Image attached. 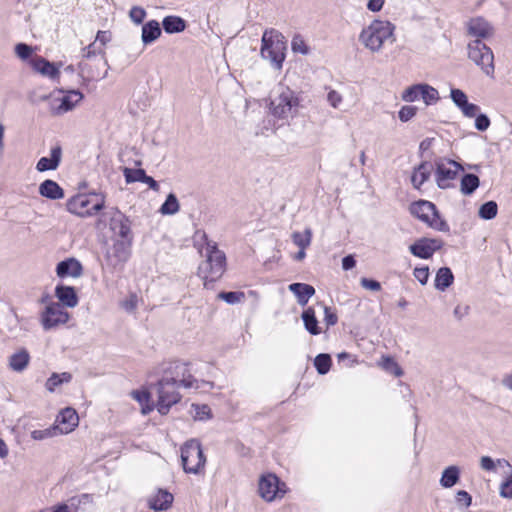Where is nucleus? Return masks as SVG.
Here are the masks:
<instances>
[{"mask_svg": "<svg viewBox=\"0 0 512 512\" xmlns=\"http://www.w3.org/2000/svg\"><path fill=\"white\" fill-rule=\"evenodd\" d=\"M435 166V181L440 189L454 187L459 173L464 170L460 163L446 158L436 161Z\"/></svg>", "mask_w": 512, "mask_h": 512, "instance_id": "9d476101", "label": "nucleus"}, {"mask_svg": "<svg viewBox=\"0 0 512 512\" xmlns=\"http://www.w3.org/2000/svg\"><path fill=\"white\" fill-rule=\"evenodd\" d=\"M261 42L262 58L268 60L274 69L281 70L287 50L285 37L275 29H267L262 35Z\"/></svg>", "mask_w": 512, "mask_h": 512, "instance_id": "7ed1b4c3", "label": "nucleus"}, {"mask_svg": "<svg viewBox=\"0 0 512 512\" xmlns=\"http://www.w3.org/2000/svg\"><path fill=\"white\" fill-rule=\"evenodd\" d=\"M29 63L34 71L47 77L51 80L59 79L61 63H53L43 58L42 56H35L29 60Z\"/></svg>", "mask_w": 512, "mask_h": 512, "instance_id": "a211bd4d", "label": "nucleus"}, {"mask_svg": "<svg viewBox=\"0 0 512 512\" xmlns=\"http://www.w3.org/2000/svg\"><path fill=\"white\" fill-rule=\"evenodd\" d=\"M175 374L176 377L179 378L177 380L178 386L195 389L200 388L198 380L191 374L188 363H177L175 365Z\"/></svg>", "mask_w": 512, "mask_h": 512, "instance_id": "5701e85b", "label": "nucleus"}, {"mask_svg": "<svg viewBox=\"0 0 512 512\" xmlns=\"http://www.w3.org/2000/svg\"><path fill=\"white\" fill-rule=\"evenodd\" d=\"M480 466L483 470L492 471L495 469V463L489 456H483L480 460Z\"/></svg>", "mask_w": 512, "mask_h": 512, "instance_id": "69168bd1", "label": "nucleus"}, {"mask_svg": "<svg viewBox=\"0 0 512 512\" xmlns=\"http://www.w3.org/2000/svg\"><path fill=\"white\" fill-rule=\"evenodd\" d=\"M456 503L459 505V506H463L465 508H468L471 504H472V497L470 496V494L464 490H459L457 493H456Z\"/></svg>", "mask_w": 512, "mask_h": 512, "instance_id": "6e6d98bb", "label": "nucleus"}, {"mask_svg": "<svg viewBox=\"0 0 512 512\" xmlns=\"http://www.w3.org/2000/svg\"><path fill=\"white\" fill-rule=\"evenodd\" d=\"M156 387L158 394L156 408L161 415H166L170 408L181 399V395L177 391V379H162L157 383Z\"/></svg>", "mask_w": 512, "mask_h": 512, "instance_id": "1a4fd4ad", "label": "nucleus"}, {"mask_svg": "<svg viewBox=\"0 0 512 512\" xmlns=\"http://www.w3.org/2000/svg\"><path fill=\"white\" fill-rule=\"evenodd\" d=\"M161 35L160 24L156 20H150L142 26L141 40L144 45L156 41Z\"/></svg>", "mask_w": 512, "mask_h": 512, "instance_id": "cd10ccee", "label": "nucleus"}, {"mask_svg": "<svg viewBox=\"0 0 512 512\" xmlns=\"http://www.w3.org/2000/svg\"><path fill=\"white\" fill-rule=\"evenodd\" d=\"M163 29L166 33H180L185 30L186 22L178 16H166L162 21Z\"/></svg>", "mask_w": 512, "mask_h": 512, "instance_id": "473e14b6", "label": "nucleus"}, {"mask_svg": "<svg viewBox=\"0 0 512 512\" xmlns=\"http://www.w3.org/2000/svg\"><path fill=\"white\" fill-rule=\"evenodd\" d=\"M181 460L186 473L200 474L204 471L206 458L198 440L191 439L182 446Z\"/></svg>", "mask_w": 512, "mask_h": 512, "instance_id": "6e6552de", "label": "nucleus"}, {"mask_svg": "<svg viewBox=\"0 0 512 512\" xmlns=\"http://www.w3.org/2000/svg\"><path fill=\"white\" fill-rule=\"evenodd\" d=\"M385 0H369L367 3V9L373 13H377L382 10Z\"/></svg>", "mask_w": 512, "mask_h": 512, "instance_id": "0e129e2a", "label": "nucleus"}, {"mask_svg": "<svg viewBox=\"0 0 512 512\" xmlns=\"http://www.w3.org/2000/svg\"><path fill=\"white\" fill-rule=\"evenodd\" d=\"M450 97H451V100L453 101V103L457 107L460 106L463 102H465L468 99L467 95L462 90L457 89V88L451 89Z\"/></svg>", "mask_w": 512, "mask_h": 512, "instance_id": "13d9d810", "label": "nucleus"}, {"mask_svg": "<svg viewBox=\"0 0 512 512\" xmlns=\"http://www.w3.org/2000/svg\"><path fill=\"white\" fill-rule=\"evenodd\" d=\"M39 194L52 200H58L64 197L63 189L55 181L49 179L40 184Z\"/></svg>", "mask_w": 512, "mask_h": 512, "instance_id": "c85d7f7f", "label": "nucleus"}, {"mask_svg": "<svg viewBox=\"0 0 512 512\" xmlns=\"http://www.w3.org/2000/svg\"><path fill=\"white\" fill-rule=\"evenodd\" d=\"M288 288L297 297V301L301 306H305L315 294L314 287L305 283H292Z\"/></svg>", "mask_w": 512, "mask_h": 512, "instance_id": "a878e982", "label": "nucleus"}, {"mask_svg": "<svg viewBox=\"0 0 512 512\" xmlns=\"http://www.w3.org/2000/svg\"><path fill=\"white\" fill-rule=\"evenodd\" d=\"M355 265H356V261L352 255L345 256L342 259V268L346 271L354 268Z\"/></svg>", "mask_w": 512, "mask_h": 512, "instance_id": "774afa93", "label": "nucleus"}, {"mask_svg": "<svg viewBox=\"0 0 512 512\" xmlns=\"http://www.w3.org/2000/svg\"><path fill=\"white\" fill-rule=\"evenodd\" d=\"M480 184L478 176L475 174H465L461 178L460 191L464 195H471Z\"/></svg>", "mask_w": 512, "mask_h": 512, "instance_id": "4c0bfd02", "label": "nucleus"}, {"mask_svg": "<svg viewBox=\"0 0 512 512\" xmlns=\"http://www.w3.org/2000/svg\"><path fill=\"white\" fill-rule=\"evenodd\" d=\"M62 158V149L59 145L51 148L49 157H42L36 164V169L39 172L48 170H55L58 168Z\"/></svg>", "mask_w": 512, "mask_h": 512, "instance_id": "4be33fe9", "label": "nucleus"}, {"mask_svg": "<svg viewBox=\"0 0 512 512\" xmlns=\"http://www.w3.org/2000/svg\"><path fill=\"white\" fill-rule=\"evenodd\" d=\"M60 433L58 432L57 430V427L56 426H50L48 428H45V429H41V430H33L31 432V438L34 439V440H44V439H48V438H52L54 436H57L59 435Z\"/></svg>", "mask_w": 512, "mask_h": 512, "instance_id": "c03bdc74", "label": "nucleus"}, {"mask_svg": "<svg viewBox=\"0 0 512 512\" xmlns=\"http://www.w3.org/2000/svg\"><path fill=\"white\" fill-rule=\"evenodd\" d=\"M299 105L297 94L289 87L281 86L270 100L269 112L276 119L289 120L297 115Z\"/></svg>", "mask_w": 512, "mask_h": 512, "instance_id": "20e7f679", "label": "nucleus"}, {"mask_svg": "<svg viewBox=\"0 0 512 512\" xmlns=\"http://www.w3.org/2000/svg\"><path fill=\"white\" fill-rule=\"evenodd\" d=\"M180 209L179 202L176 198V196L172 193H170L165 202L160 207V213L163 215H174L176 214Z\"/></svg>", "mask_w": 512, "mask_h": 512, "instance_id": "ea45409f", "label": "nucleus"}, {"mask_svg": "<svg viewBox=\"0 0 512 512\" xmlns=\"http://www.w3.org/2000/svg\"><path fill=\"white\" fill-rule=\"evenodd\" d=\"M109 228L112 232L111 239L129 240L133 242L130 220L120 211H115L109 221Z\"/></svg>", "mask_w": 512, "mask_h": 512, "instance_id": "dca6fc26", "label": "nucleus"}, {"mask_svg": "<svg viewBox=\"0 0 512 512\" xmlns=\"http://www.w3.org/2000/svg\"><path fill=\"white\" fill-rule=\"evenodd\" d=\"M327 102L334 109H339L343 103V96L336 90H329L327 93Z\"/></svg>", "mask_w": 512, "mask_h": 512, "instance_id": "864d4df0", "label": "nucleus"}, {"mask_svg": "<svg viewBox=\"0 0 512 512\" xmlns=\"http://www.w3.org/2000/svg\"><path fill=\"white\" fill-rule=\"evenodd\" d=\"M98 54H103V51L97 49L95 43H91L90 45H88L87 47H85L82 50V56H83V58H86V59H91L93 57H96ZM99 60L103 63V65H107V61L104 58V55H102Z\"/></svg>", "mask_w": 512, "mask_h": 512, "instance_id": "8fccbe9b", "label": "nucleus"}, {"mask_svg": "<svg viewBox=\"0 0 512 512\" xmlns=\"http://www.w3.org/2000/svg\"><path fill=\"white\" fill-rule=\"evenodd\" d=\"M293 243L299 247V249L306 250L312 241V230L306 228L304 232H293L291 235Z\"/></svg>", "mask_w": 512, "mask_h": 512, "instance_id": "58836bf2", "label": "nucleus"}, {"mask_svg": "<svg viewBox=\"0 0 512 512\" xmlns=\"http://www.w3.org/2000/svg\"><path fill=\"white\" fill-rule=\"evenodd\" d=\"M84 96L79 90L58 89L53 91L48 97L49 109L53 115L60 116L72 111L82 100Z\"/></svg>", "mask_w": 512, "mask_h": 512, "instance_id": "39448f33", "label": "nucleus"}, {"mask_svg": "<svg viewBox=\"0 0 512 512\" xmlns=\"http://www.w3.org/2000/svg\"><path fill=\"white\" fill-rule=\"evenodd\" d=\"M500 494L505 498H512V479H508L501 484Z\"/></svg>", "mask_w": 512, "mask_h": 512, "instance_id": "e2e57ef3", "label": "nucleus"}, {"mask_svg": "<svg viewBox=\"0 0 512 512\" xmlns=\"http://www.w3.org/2000/svg\"><path fill=\"white\" fill-rule=\"evenodd\" d=\"M396 26L386 19L376 18L365 25L359 33V43L371 53H379L386 44L396 41Z\"/></svg>", "mask_w": 512, "mask_h": 512, "instance_id": "f257e3e1", "label": "nucleus"}, {"mask_svg": "<svg viewBox=\"0 0 512 512\" xmlns=\"http://www.w3.org/2000/svg\"><path fill=\"white\" fill-rule=\"evenodd\" d=\"M302 320L307 331L313 335L320 334L321 331L318 327V321L316 319V314L313 308L309 307L303 311Z\"/></svg>", "mask_w": 512, "mask_h": 512, "instance_id": "e433bc0d", "label": "nucleus"}, {"mask_svg": "<svg viewBox=\"0 0 512 512\" xmlns=\"http://www.w3.org/2000/svg\"><path fill=\"white\" fill-rule=\"evenodd\" d=\"M67 210L80 217L96 214L104 207V197L101 194H79L72 197L66 204Z\"/></svg>", "mask_w": 512, "mask_h": 512, "instance_id": "423d86ee", "label": "nucleus"}, {"mask_svg": "<svg viewBox=\"0 0 512 512\" xmlns=\"http://www.w3.org/2000/svg\"><path fill=\"white\" fill-rule=\"evenodd\" d=\"M69 318V313L60 303L55 301H48L39 316L40 323L45 331L66 324Z\"/></svg>", "mask_w": 512, "mask_h": 512, "instance_id": "ddd939ff", "label": "nucleus"}, {"mask_svg": "<svg viewBox=\"0 0 512 512\" xmlns=\"http://www.w3.org/2000/svg\"><path fill=\"white\" fill-rule=\"evenodd\" d=\"M30 361V355L25 349H20L9 357V367L15 372H22Z\"/></svg>", "mask_w": 512, "mask_h": 512, "instance_id": "c756f323", "label": "nucleus"}, {"mask_svg": "<svg viewBox=\"0 0 512 512\" xmlns=\"http://www.w3.org/2000/svg\"><path fill=\"white\" fill-rule=\"evenodd\" d=\"M360 283L363 288L371 291H379L381 289L380 283L376 280L362 278Z\"/></svg>", "mask_w": 512, "mask_h": 512, "instance_id": "680f3d73", "label": "nucleus"}, {"mask_svg": "<svg viewBox=\"0 0 512 512\" xmlns=\"http://www.w3.org/2000/svg\"><path fill=\"white\" fill-rule=\"evenodd\" d=\"M401 99L408 103L422 99L423 102L429 106L436 104L440 97L436 88L425 83H420L407 87L402 92Z\"/></svg>", "mask_w": 512, "mask_h": 512, "instance_id": "4468645a", "label": "nucleus"}, {"mask_svg": "<svg viewBox=\"0 0 512 512\" xmlns=\"http://www.w3.org/2000/svg\"><path fill=\"white\" fill-rule=\"evenodd\" d=\"M468 56L487 76L494 74V55L492 50L481 40L468 44Z\"/></svg>", "mask_w": 512, "mask_h": 512, "instance_id": "9b49d317", "label": "nucleus"}, {"mask_svg": "<svg viewBox=\"0 0 512 512\" xmlns=\"http://www.w3.org/2000/svg\"><path fill=\"white\" fill-rule=\"evenodd\" d=\"M55 296L62 306L74 308L78 305L79 299L75 289L71 286L57 285L55 287Z\"/></svg>", "mask_w": 512, "mask_h": 512, "instance_id": "393cba45", "label": "nucleus"}, {"mask_svg": "<svg viewBox=\"0 0 512 512\" xmlns=\"http://www.w3.org/2000/svg\"><path fill=\"white\" fill-rule=\"evenodd\" d=\"M430 173L431 166L427 163H422L415 168L411 176L413 187L419 189L428 180Z\"/></svg>", "mask_w": 512, "mask_h": 512, "instance_id": "2f4dec72", "label": "nucleus"}, {"mask_svg": "<svg viewBox=\"0 0 512 512\" xmlns=\"http://www.w3.org/2000/svg\"><path fill=\"white\" fill-rule=\"evenodd\" d=\"M460 468L455 465H451L446 467L441 475L440 478V485L443 488H452L454 485H456L460 480Z\"/></svg>", "mask_w": 512, "mask_h": 512, "instance_id": "7c9ffc66", "label": "nucleus"}, {"mask_svg": "<svg viewBox=\"0 0 512 512\" xmlns=\"http://www.w3.org/2000/svg\"><path fill=\"white\" fill-rule=\"evenodd\" d=\"M462 114L467 118H474L479 112L480 108L476 104L470 103L468 99L457 107Z\"/></svg>", "mask_w": 512, "mask_h": 512, "instance_id": "3c124183", "label": "nucleus"}, {"mask_svg": "<svg viewBox=\"0 0 512 512\" xmlns=\"http://www.w3.org/2000/svg\"><path fill=\"white\" fill-rule=\"evenodd\" d=\"M72 379V375L68 372L53 373L46 381L45 388L49 392H54L57 387L62 384L69 383Z\"/></svg>", "mask_w": 512, "mask_h": 512, "instance_id": "f704fd0d", "label": "nucleus"}, {"mask_svg": "<svg viewBox=\"0 0 512 512\" xmlns=\"http://www.w3.org/2000/svg\"><path fill=\"white\" fill-rule=\"evenodd\" d=\"M410 213L429 227L442 232L449 231L448 224L441 219L436 206L427 200H419L410 205Z\"/></svg>", "mask_w": 512, "mask_h": 512, "instance_id": "0eeeda50", "label": "nucleus"}, {"mask_svg": "<svg viewBox=\"0 0 512 512\" xmlns=\"http://www.w3.org/2000/svg\"><path fill=\"white\" fill-rule=\"evenodd\" d=\"M314 365L319 374H326L331 367V357L328 354H319L314 360Z\"/></svg>", "mask_w": 512, "mask_h": 512, "instance_id": "a19ab883", "label": "nucleus"}, {"mask_svg": "<svg viewBox=\"0 0 512 512\" xmlns=\"http://www.w3.org/2000/svg\"><path fill=\"white\" fill-rule=\"evenodd\" d=\"M124 176L127 183L143 182L146 173L143 169L132 170L126 168L124 171Z\"/></svg>", "mask_w": 512, "mask_h": 512, "instance_id": "09e8293b", "label": "nucleus"}, {"mask_svg": "<svg viewBox=\"0 0 512 512\" xmlns=\"http://www.w3.org/2000/svg\"><path fill=\"white\" fill-rule=\"evenodd\" d=\"M324 308V321L327 326H333L337 323L338 317L337 314L328 306H323Z\"/></svg>", "mask_w": 512, "mask_h": 512, "instance_id": "052dcab7", "label": "nucleus"}, {"mask_svg": "<svg viewBox=\"0 0 512 512\" xmlns=\"http://www.w3.org/2000/svg\"><path fill=\"white\" fill-rule=\"evenodd\" d=\"M132 242L129 240L111 239V244L107 246L104 258L107 266L113 269H122L124 264L131 256Z\"/></svg>", "mask_w": 512, "mask_h": 512, "instance_id": "f8f14e48", "label": "nucleus"}, {"mask_svg": "<svg viewBox=\"0 0 512 512\" xmlns=\"http://www.w3.org/2000/svg\"><path fill=\"white\" fill-rule=\"evenodd\" d=\"M175 374L176 377L179 378L177 380L178 386L195 389L200 388L198 380L191 374L188 363H177L175 365Z\"/></svg>", "mask_w": 512, "mask_h": 512, "instance_id": "b1692460", "label": "nucleus"}, {"mask_svg": "<svg viewBox=\"0 0 512 512\" xmlns=\"http://www.w3.org/2000/svg\"><path fill=\"white\" fill-rule=\"evenodd\" d=\"M201 238L206 242V259L200 263L198 275L204 281V286H207L209 282L217 281L224 274L226 270V256L223 251L218 249L215 243L207 241V236L204 232L201 233Z\"/></svg>", "mask_w": 512, "mask_h": 512, "instance_id": "f03ea898", "label": "nucleus"}, {"mask_svg": "<svg viewBox=\"0 0 512 512\" xmlns=\"http://www.w3.org/2000/svg\"><path fill=\"white\" fill-rule=\"evenodd\" d=\"M173 502V495L165 490H159L149 499V507L156 511L168 509Z\"/></svg>", "mask_w": 512, "mask_h": 512, "instance_id": "bb28decb", "label": "nucleus"}, {"mask_svg": "<svg viewBox=\"0 0 512 512\" xmlns=\"http://www.w3.org/2000/svg\"><path fill=\"white\" fill-rule=\"evenodd\" d=\"M192 413L195 420H208L211 418V409L206 404H192Z\"/></svg>", "mask_w": 512, "mask_h": 512, "instance_id": "37998d69", "label": "nucleus"}, {"mask_svg": "<svg viewBox=\"0 0 512 512\" xmlns=\"http://www.w3.org/2000/svg\"><path fill=\"white\" fill-rule=\"evenodd\" d=\"M79 424V417L75 409L67 407L56 418L54 426L60 434L72 432Z\"/></svg>", "mask_w": 512, "mask_h": 512, "instance_id": "6ab92c4d", "label": "nucleus"}, {"mask_svg": "<svg viewBox=\"0 0 512 512\" xmlns=\"http://www.w3.org/2000/svg\"><path fill=\"white\" fill-rule=\"evenodd\" d=\"M417 113V107L411 105H405L401 107L398 112V117L402 122H408L411 120Z\"/></svg>", "mask_w": 512, "mask_h": 512, "instance_id": "5fc2aeb1", "label": "nucleus"}, {"mask_svg": "<svg viewBox=\"0 0 512 512\" xmlns=\"http://www.w3.org/2000/svg\"><path fill=\"white\" fill-rule=\"evenodd\" d=\"M291 49L294 53H300L307 55L309 53V47L305 40L300 35H295L291 41Z\"/></svg>", "mask_w": 512, "mask_h": 512, "instance_id": "49530a36", "label": "nucleus"}, {"mask_svg": "<svg viewBox=\"0 0 512 512\" xmlns=\"http://www.w3.org/2000/svg\"><path fill=\"white\" fill-rule=\"evenodd\" d=\"M131 396L141 405V411L144 415L150 413L154 409V405L150 403V393L146 390H135L131 392Z\"/></svg>", "mask_w": 512, "mask_h": 512, "instance_id": "c9c22d12", "label": "nucleus"}, {"mask_svg": "<svg viewBox=\"0 0 512 512\" xmlns=\"http://www.w3.org/2000/svg\"><path fill=\"white\" fill-rule=\"evenodd\" d=\"M454 280V276L450 268L442 267L438 270L435 278V287L440 291L447 289Z\"/></svg>", "mask_w": 512, "mask_h": 512, "instance_id": "72a5a7b5", "label": "nucleus"}, {"mask_svg": "<svg viewBox=\"0 0 512 512\" xmlns=\"http://www.w3.org/2000/svg\"><path fill=\"white\" fill-rule=\"evenodd\" d=\"M413 275L422 285H425L429 279V268L427 266L416 267Z\"/></svg>", "mask_w": 512, "mask_h": 512, "instance_id": "4d7b16f0", "label": "nucleus"}, {"mask_svg": "<svg viewBox=\"0 0 512 512\" xmlns=\"http://www.w3.org/2000/svg\"><path fill=\"white\" fill-rule=\"evenodd\" d=\"M467 29L470 36L476 40L485 39L493 34L492 26L482 17H475L467 22Z\"/></svg>", "mask_w": 512, "mask_h": 512, "instance_id": "412c9836", "label": "nucleus"}, {"mask_svg": "<svg viewBox=\"0 0 512 512\" xmlns=\"http://www.w3.org/2000/svg\"><path fill=\"white\" fill-rule=\"evenodd\" d=\"M498 206L494 201L484 203L479 209V216L482 219L490 220L497 215Z\"/></svg>", "mask_w": 512, "mask_h": 512, "instance_id": "79ce46f5", "label": "nucleus"}, {"mask_svg": "<svg viewBox=\"0 0 512 512\" xmlns=\"http://www.w3.org/2000/svg\"><path fill=\"white\" fill-rule=\"evenodd\" d=\"M56 275L59 278H79L83 274V266L79 260L74 257L67 258L60 261L55 269Z\"/></svg>", "mask_w": 512, "mask_h": 512, "instance_id": "aec40b11", "label": "nucleus"}, {"mask_svg": "<svg viewBox=\"0 0 512 512\" xmlns=\"http://www.w3.org/2000/svg\"><path fill=\"white\" fill-rule=\"evenodd\" d=\"M219 298L227 302L228 304H236L245 299L244 292L233 291V292H221Z\"/></svg>", "mask_w": 512, "mask_h": 512, "instance_id": "de8ad7c7", "label": "nucleus"}, {"mask_svg": "<svg viewBox=\"0 0 512 512\" xmlns=\"http://www.w3.org/2000/svg\"><path fill=\"white\" fill-rule=\"evenodd\" d=\"M111 33L109 31H98L96 35L95 41H98L101 43L102 46L106 45L108 42L111 41Z\"/></svg>", "mask_w": 512, "mask_h": 512, "instance_id": "338daca9", "label": "nucleus"}, {"mask_svg": "<svg viewBox=\"0 0 512 512\" xmlns=\"http://www.w3.org/2000/svg\"><path fill=\"white\" fill-rule=\"evenodd\" d=\"M146 15L147 13L145 9L140 6H133L129 11V17L131 21L136 25L141 24L144 21Z\"/></svg>", "mask_w": 512, "mask_h": 512, "instance_id": "603ef678", "label": "nucleus"}, {"mask_svg": "<svg viewBox=\"0 0 512 512\" xmlns=\"http://www.w3.org/2000/svg\"><path fill=\"white\" fill-rule=\"evenodd\" d=\"M14 52L19 59L26 61L32 57L34 48L25 43H18L14 47Z\"/></svg>", "mask_w": 512, "mask_h": 512, "instance_id": "a18cd8bd", "label": "nucleus"}, {"mask_svg": "<svg viewBox=\"0 0 512 512\" xmlns=\"http://www.w3.org/2000/svg\"><path fill=\"white\" fill-rule=\"evenodd\" d=\"M258 493L263 500L272 502L285 495V484L281 483L275 474L267 473L259 479Z\"/></svg>", "mask_w": 512, "mask_h": 512, "instance_id": "2eb2a0df", "label": "nucleus"}, {"mask_svg": "<svg viewBox=\"0 0 512 512\" xmlns=\"http://www.w3.org/2000/svg\"><path fill=\"white\" fill-rule=\"evenodd\" d=\"M475 127L479 131H486L490 126V120L485 114H478L475 116Z\"/></svg>", "mask_w": 512, "mask_h": 512, "instance_id": "bf43d9fd", "label": "nucleus"}, {"mask_svg": "<svg viewBox=\"0 0 512 512\" xmlns=\"http://www.w3.org/2000/svg\"><path fill=\"white\" fill-rule=\"evenodd\" d=\"M442 246L443 241L441 239L422 237L409 246V251L415 257L430 259Z\"/></svg>", "mask_w": 512, "mask_h": 512, "instance_id": "f3484780", "label": "nucleus"}]
</instances>
